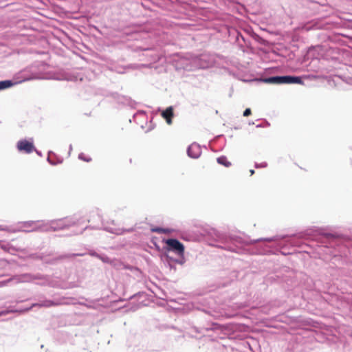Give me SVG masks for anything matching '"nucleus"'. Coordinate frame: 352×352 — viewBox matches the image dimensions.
I'll list each match as a JSON object with an SVG mask.
<instances>
[{"mask_svg": "<svg viewBox=\"0 0 352 352\" xmlns=\"http://www.w3.org/2000/svg\"><path fill=\"white\" fill-rule=\"evenodd\" d=\"M151 231L153 232H157V233H167L168 232L167 230L161 228H151Z\"/></svg>", "mask_w": 352, "mask_h": 352, "instance_id": "8", "label": "nucleus"}, {"mask_svg": "<svg viewBox=\"0 0 352 352\" xmlns=\"http://www.w3.org/2000/svg\"><path fill=\"white\" fill-rule=\"evenodd\" d=\"M14 83L11 80H3L1 81V89H7L12 86Z\"/></svg>", "mask_w": 352, "mask_h": 352, "instance_id": "7", "label": "nucleus"}, {"mask_svg": "<svg viewBox=\"0 0 352 352\" xmlns=\"http://www.w3.org/2000/svg\"><path fill=\"white\" fill-rule=\"evenodd\" d=\"M267 164L266 162H262L260 164H256V168H265L267 167Z\"/></svg>", "mask_w": 352, "mask_h": 352, "instance_id": "11", "label": "nucleus"}, {"mask_svg": "<svg viewBox=\"0 0 352 352\" xmlns=\"http://www.w3.org/2000/svg\"><path fill=\"white\" fill-rule=\"evenodd\" d=\"M17 148L19 151L31 153L35 150V147L32 142L26 140H22L18 142Z\"/></svg>", "mask_w": 352, "mask_h": 352, "instance_id": "3", "label": "nucleus"}, {"mask_svg": "<svg viewBox=\"0 0 352 352\" xmlns=\"http://www.w3.org/2000/svg\"><path fill=\"white\" fill-rule=\"evenodd\" d=\"M254 173V170H250V174H251V175H252Z\"/></svg>", "mask_w": 352, "mask_h": 352, "instance_id": "12", "label": "nucleus"}, {"mask_svg": "<svg viewBox=\"0 0 352 352\" xmlns=\"http://www.w3.org/2000/svg\"><path fill=\"white\" fill-rule=\"evenodd\" d=\"M79 159H80L85 162H89L91 161V158L90 157L86 156L84 153H80L79 155Z\"/></svg>", "mask_w": 352, "mask_h": 352, "instance_id": "9", "label": "nucleus"}, {"mask_svg": "<svg viewBox=\"0 0 352 352\" xmlns=\"http://www.w3.org/2000/svg\"><path fill=\"white\" fill-rule=\"evenodd\" d=\"M174 116L173 108L169 107L162 112V116L166 120L167 124H170L172 123V118Z\"/></svg>", "mask_w": 352, "mask_h": 352, "instance_id": "4", "label": "nucleus"}, {"mask_svg": "<svg viewBox=\"0 0 352 352\" xmlns=\"http://www.w3.org/2000/svg\"><path fill=\"white\" fill-rule=\"evenodd\" d=\"M197 148H198V147L196 145H190L188 148V155L192 158L198 157L199 155L197 153H195V152H193L194 149H197Z\"/></svg>", "mask_w": 352, "mask_h": 352, "instance_id": "6", "label": "nucleus"}, {"mask_svg": "<svg viewBox=\"0 0 352 352\" xmlns=\"http://www.w3.org/2000/svg\"><path fill=\"white\" fill-rule=\"evenodd\" d=\"M265 83L270 84H302L301 78L298 76H272L262 80Z\"/></svg>", "mask_w": 352, "mask_h": 352, "instance_id": "1", "label": "nucleus"}, {"mask_svg": "<svg viewBox=\"0 0 352 352\" xmlns=\"http://www.w3.org/2000/svg\"><path fill=\"white\" fill-rule=\"evenodd\" d=\"M251 113H252L251 109H249V108H248V109H246L244 111V112H243V116H245V117H248V116H250V115H251Z\"/></svg>", "mask_w": 352, "mask_h": 352, "instance_id": "10", "label": "nucleus"}, {"mask_svg": "<svg viewBox=\"0 0 352 352\" xmlns=\"http://www.w3.org/2000/svg\"><path fill=\"white\" fill-rule=\"evenodd\" d=\"M165 243L167 245L166 250L175 252L177 255L183 256L184 254V246L177 239H168L166 240Z\"/></svg>", "mask_w": 352, "mask_h": 352, "instance_id": "2", "label": "nucleus"}, {"mask_svg": "<svg viewBox=\"0 0 352 352\" xmlns=\"http://www.w3.org/2000/svg\"><path fill=\"white\" fill-rule=\"evenodd\" d=\"M217 162L219 164H221L226 167H229L231 166V162L228 161V158L226 156H220L217 159Z\"/></svg>", "mask_w": 352, "mask_h": 352, "instance_id": "5", "label": "nucleus"}, {"mask_svg": "<svg viewBox=\"0 0 352 352\" xmlns=\"http://www.w3.org/2000/svg\"><path fill=\"white\" fill-rule=\"evenodd\" d=\"M57 305L56 303H54V302L50 303V305Z\"/></svg>", "mask_w": 352, "mask_h": 352, "instance_id": "13", "label": "nucleus"}]
</instances>
